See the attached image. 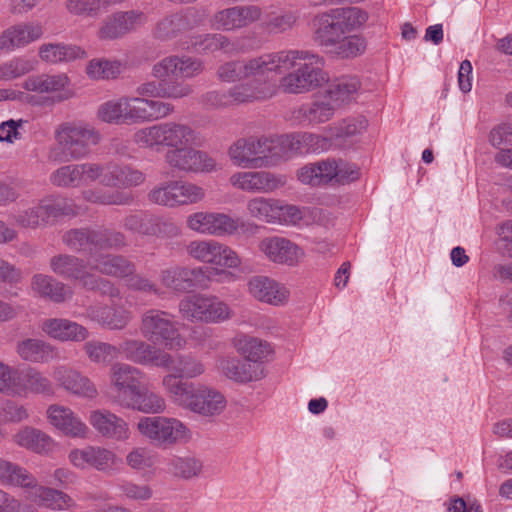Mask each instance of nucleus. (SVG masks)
I'll return each instance as SVG.
<instances>
[{"label": "nucleus", "mask_w": 512, "mask_h": 512, "mask_svg": "<svg viewBox=\"0 0 512 512\" xmlns=\"http://www.w3.org/2000/svg\"><path fill=\"white\" fill-rule=\"evenodd\" d=\"M197 133L188 124L166 121L138 128L132 141L141 149L161 152L166 149L164 161L173 171L191 174L215 173L221 165L208 152L193 148Z\"/></svg>", "instance_id": "f257e3e1"}, {"label": "nucleus", "mask_w": 512, "mask_h": 512, "mask_svg": "<svg viewBox=\"0 0 512 512\" xmlns=\"http://www.w3.org/2000/svg\"><path fill=\"white\" fill-rule=\"evenodd\" d=\"M322 56L306 49H283L269 52L268 75H279L277 91L300 95L328 85Z\"/></svg>", "instance_id": "f03ea898"}, {"label": "nucleus", "mask_w": 512, "mask_h": 512, "mask_svg": "<svg viewBox=\"0 0 512 512\" xmlns=\"http://www.w3.org/2000/svg\"><path fill=\"white\" fill-rule=\"evenodd\" d=\"M360 89V82L355 77L334 79L322 90L315 99L298 110L299 117L311 125L322 124L335 114V111L354 100Z\"/></svg>", "instance_id": "7ed1b4c3"}, {"label": "nucleus", "mask_w": 512, "mask_h": 512, "mask_svg": "<svg viewBox=\"0 0 512 512\" xmlns=\"http://www.w3.org/2000/svg\"><path fill=\"white\" fill-rule=\"evenodd\" d=\"M170 400L177 406L201 417L214 419L227 408L225 395L205 384L168 379Z\"/></svg>", "instance_id": "20e7f679"}, {"label": "nucleus", "mask_w": 512, "mask_h": 512, "mask_svg": "<svg viewBox=\"0 0 512 512\" xmlns=\"http://www.w3.org/2000/svg\"><path fill=\"white\" fill-rule=\"evenodd\" d=\"M56 146L51 147L48 159L54 163L86 158L91 147L100 141L99 132L82 121H68L58 125L54 131Z\"/></svg>", "instance_id": "39448f33"}, {"label": "nucleus", "mask_w": 512, "mask_h": 512, "mask_svg": "<svg viewBox=\"0 0 512 512\" xmlns=\"http://www.w3.org/2000/svg\"><path fill=\"white\" fill-rule=\"evenodd\" d=\"M231 163L244 169L276 166L283 160L280 136H247L235 140L227 150Z\"/></svg>", "instance_id": "423d86ee"}, {"label": "nucleus", "mask_w": 512, "mask_h": 512, "mask_svg": "<svg viewBox=\"0 0 512 512\" xmlns=\"http://www.w3.org/2000/svg\"><path fill=\"white\" fill-rule=\"evenodd\" d=\"M368 18V13L359 7L330 9L315 16L314 39L320 46H329L342 36L360 30Z\"/></svg>", "instance_id": "0eeeda50"}, {"label": "nucleus", "mask_w": 512, "mask_h": 512, "mask_svg": "<svg viewBox=\"0 0 512 512\" xmlns=\"http://www.w3.org/2000/svg\"><path fill=\"white\" fill-rule=\"evenodd\" d=\"M201 60L172 55L165 57L152 66L151 74L155 79L163 80V99H182L193 93L192 86L181 81H167L168 77L190 79L202 73Z\"/></svg>", "instance_id": "6e6552de"}, {"label": "nucleus", "mask_w": 512, "mask_h": 512, "mask_svg": "<svg viewBox=\"0 0 512 512\" xmlns=\"http://www.w3.org/2000/svg\"><path fill=\"white\" fill-rule=\"evenodd\" d=\"M139 435L151 445L167 449L187 443L192 431L186 423L166 415L141 416L136 423Z\"/></svg>", "instance_id": "1a4fd4ad"}, {"label": "nucleus", "mask_w": 512, "mask_h": 512, "mask_svg": "<svg viewBox=\"0 0 512 512\" xmlns=\"http://www.w3.org/2000/svg\"><path fill=\"white\" fill-rule=\"evenodd\" d=\"M77 212L78 208L72 200L47 196L31 205L19 207L10 217L20 228L37 229L61 216L75 215Z\"/></svg>", "instance_id": "9d476101"}, {"label": "nucleus", "mask_w": 512, "mask_h": 512, "mask_svg": "<svg viewBox=\"0 0 512 512\" xmlns=\"http://www.w3.org/2000/svg\"><path fill=\"white\" fill-rule=\"evenodd\" d=\"M297 179L312 187L328 184H348L360 176L359 168L344 159L327 158L299 168Z\"/></svg>", "instance_id": "9b49d317"}, {"label": "nucleus", "mask_w": 512, "mask_h": 512, "mask_svg": "<svg viewBox=\"0 0 512 512\" xmlns=\"http://www.w3.org/2000/svg\"><path fill=\"white\" fill-rule=\"evenodd\" d=\"M140 332L153 343H162L170 350H183L188 340L179 332L174 314L160 309H148L141 316Z\"/></svg>", "instance_id": "f8f14e48"}, {"label": "nucleus", "mask_w": 512, "mask_h": 512, "mask_svg": "<svg viewBox=\"0 0 512 512\" xmlns=\"http://www.w3.org/2000/svg\"><path fill=\"white\" fill-rule=\"evenodd\" d=\"M186 252L195 261L213 268H205L211 280L213 276L226 274L225 269H237L242 264L239 254L234 249L215 239L193 240L186 246Z\"/></svg>", "instance_id": "ddd939ff"}, {"label": "nucleus", "mask_w": 512, "mask_h": 512, "mask_svg": "<svg viewBox=\"0 0 512 512\" xmlns=\"http://www.w3.org/2000/svg\"><path fill=\"white\" fill-rule=\"evenodd\" d=\"M181 316L191 322L220 324L231 320L234 311L215 295L196 293L185 296L178 304Z\"/></svg>", "instance_id": "4468645a"}, {"label": "nucleus", "mask_w": 512, "mask_h": 512, "mask_svg": "<svg viewBox=\"0 0 512 512\" xmlns=\"http://www.w3.org/2000/svg\"><path fill=\"white\" fill-rule=\"evenodd\" d=\"M188 229L201 235L215 237L233 236L241 229L243 232L253 231L257 225L242 221L224 212L197 211L186 218Z\"/></svg>", "instance_id": "2eb2a0df"}, {"label": "nucleus", "mask_w": 512, "mask_h": 512, "mask_svg": "<svg viewBox=\"0 0 512 512\" xmlns=\"http://www.w3.org/2000/svg\"><path fill=\"white\" fill-rule=\"evenodd\" d=\"M52 271L64 278L77 280L89 290H99L110 297H118L119 290L108 280L97 277L87 270L88 263L71 255H58L50 260Z\"/></svg>", "instance_id": "dca6fc26"}, {"label": "nucleus", "mask_w": 512, "mask_h": 512, "mask_svg": "<svg viewBox=\"0 0 512 512\" xmlns=\"http://www.w3.org/2000/svg\"><path fill=\"white\" fill-rule=\"evenodd\" d=\"M146 380V373L141 369L117 362L109 369V385L113 402L124 406Z\"/></svg>", "instance_id": "f3484780"}, {"label": "nucleus", "mask_w": 512, "mask_h": 512, "mask_svg": "<svg viewBox=\"0 0 512 512\" xmlns=\"http://www.w3.org/2000/svg\"><path fill=\"white\" fill-rule=\"evenodd\" d=\"M126 124H144L169 117L175 107L159 99L136 96H124Z\"/></svg>", "instance_id": "a211bd4d"}, {"label": "nucleus", "mask_w": 512, "mask_h": 512, "mask_svg": "<svg viewBox=\"0 0 512 512\" xmlns=\"http://www.w3.org/2000/svg\"><path fill=\"white\" fill-rule=\"evenodd\" d=\"M63 241L73 250L86 251L94 256L99 250L122 246L124 236L119 232L76 229L66 232Z\"/></svg>", "instance_id": "6ab92c4d"}, {"label": "nucleus", "mask_w": 512, "mask_h": 512, "mask_svg": "<svg viewBox=\"0 0 512 512\" xmlns=\"http://www.w3.org/2000/svg\"><path fill=\"white\" fill-rule=\"evenodd\" d=\"M102 164L85 162L67 164L55 169L49 176L53 186L61 188H77L87 186L101 178Z\"/></svg>", "instance_id": "aec40b11"}, {"label": "nucleus", "mask_w": 512, "mask_h": 512, "mask_svg": "<svg viewBox=\"0 0 512 512\" xmlns=\"http://www.w3.org/2000/svg\"><path fill=\"white\" fill-rule=\"evenodd\" d=\"M269 52L244 60H232L221 64L216 72L224 83L268 76Z\"/></svg>", "instance_id": "412c9836"}, {"label": "nucleus", "mask_w": 512, "mask_h": 512, "mask_svg": "<svg viewBox=\"0 0 512 512\" xmlns=\"http://www.w3.org/2000/svg\"><path fill=\"white\" fill-rule=\"evenodd\" d=\"M159 277L162 286L177 293L192 288H207L211 282L204 267L172 266L161 270Z\"/></svg>", "instance_id": "4be33fe9"}, {"label": "nucleus", "mask_w": 512, "mask_h": 512, "mask_svg": "<svg viewBox=\"0 0 512 512\" xmlns=\"http://www.w3.org/2000/svg\"><path fill=\"white\" fill-rule=\"evenodd\" d=\"M44 26L39 21H21L9 25L0 33V51L10 54L42 39Z\"/></svg>", "instance_id": "5701e85b"}, {"label": "nucleus", "mask_w": 512, "mask_h": 512, "mask_svg": "<svg viewBox=\"0 0 512 512\" xmlns=\"http://www.w3.org/2000/svg\"><path fill=\"white\" fill-rule=\"evenodd\" d=\"M169 359L165 361L159 368H165L170 372L162 377L161 385L166 395L170 398L168 389V379L184 381V379H195L202 376L206 372V366L202 359L191 354H175L166 352Z\"/></svg>", "instance_id": "b1692460"}, {"label": "nucleus", "mask_w": 512, "mask_h": 512, "mask_svg": "<svg viewBox=\"0 0 512 512\" xmlns=\"http://www.w3.org/2000/svg\"><path fill=\"white\" fill-rule=\"evenodd\" d=\"M68 460L77 469L93 468L101 472L111 471L120 463V459L112 450L92 445L72 449L68 454Z\"/></svg>", "instance_id": "393cba45"}, {"label": "nucleus", "mask_w": 512, "mask_h": 512, "mask_svg": "<svg viewBox=\"0 0 512 512\" xmlns=\"http://www.w3.org/2000/svg\"><path fill=\"white\" fill-rule=\"evenodd\" d=\"M147 20L141 10L117 11L104 19L97 36L101 40L118 39L144 26Z\"/></svg>", "instance_id": "a878e982"}, {"label": "nucleus", "mask_w": 512, "mask_h": 512, "mask_svg": "<svg viewBox=\"0 0 512 512\" xmlns=\"http://www.w3.org/2000/svg\"><path fill=\"white\" fill-rule=\"evenodd\" d=\"M262 9L257 5H239L217 11L210 26L220 31H236L260 20Z\"/></svg>", "instance_id": "bb28decb"}, {"label": "nucleus", "mask_w": 512, "mask_h": 512, "mask_svg": "<svg viewBox=\"0 0 512 512\" xmlns=\"http://www.w3.org/2000/svg\"><path fill=\"white\" fill-rule=\"evenodd\" d=\"M230 185L247 193H272L285 185L283 176L268 171H237L229 177Z\"/></svg>", "instance_id": "cd10ccee"}, {"label": "nucleus", "mask_w": 512, "mask_h": 512, "mask_svg": "<svg viewBox=\"0 0 512 512\" xmlns=\"http://www.w3.org/2000/svg\"><path fill=\"white\" fill-rule=\"evenodd\" d=\"M52 375L57 386L73 396L93 400L99 394L96 384L88 376L72 367L54 366Z\"/></svg>", "instance_id": "c85d7f7f"}, {"label": "nucleus", "mask_w": 512, "mask_h": 512, "mask_svg": "<svg viewBox=\"0 0 512 512\" xmlns=\"http://www.w3.org/2000/svg\"><path fill=\"white\" fill-rule=\"evenodd\" d=\"M258 249L269 261L288 266H296L305 255L301 247L281 236L261 239Z\"/></svg>", "instance_id": "c756f323"}, {"label": "nucleus", "mask_w": 512, "mask_h": 512, "mask_svg": "<svg viewBox=\"0 0 512 512\" xmlns=\"http://www.w3.org/2000/svg\"><path fill=\"white\" fill-rule=\"evenodd\" d=\"M327 132L326 136L307 132L280 136L283 160L298 153H320L329 150L334 137H331V132Z\"/></svg>", "instance_id": "7c9ffc66"}, {"label": "nucleus", "mask_w": 512, "mask_h": 512, "mask_svg": "<svg viewBox=\"0 0 512 512\" xmlns=\"http://www.w3.org/2000/svg\"><path fill=\"white\" fill-rule=\"evenodd\" d=\"M46 418L53 428L70 438L85 439L89 434L86 423L67 406L49 405L46 409Z\"/></svg>", "instance_id": "2f4dec72"}, {"label": "nucleus", "mask_w": 512, "mask_h": 512, "mask_svg": "<svg viewBox=\"0 0 512 512\" xmlns=\"http://www.w3.org/2000/svg\"><path fill=\"white\" fill-rule=\"evenodd\" d=\"M249 294L265 304L285 306L290 299V290L282 283L262 275L251 277L247 282Z\"/></svg>", "instance_id": "473e14b6"}, {"label": "nucleus", "mask_w": 512, "mask_h": 512, "mask_svg": "<svg viewBox=\"0 0 512 512\" xmlns=\"http://www.w3.org/2000/svg\"><path fill=\"white\" fill-rule=\"evenodd\" d=\"M88 420L94 430L107 439L127 441L131 436L128 422L109 410H93Z\"/></svg>", "instance_id": "72a5a7b5"}, {"label": "nucleus", "mask_w": 512, "mask_h": 512, "mask_svg": "<svg viewBox=\"0 0 512 512\" xmlns=\"http://www.w3.org/2000/svg\"><path fill=\"white\" fill-rule=\"evenodd\" d=\"M205 17V11L195 7L164 17L157 23L155 34L159 39L166 40L178 33L198 26Z\"/></svg>", "instance_id": "f704fd0d"}, {"label": "nucleus", "mask_w": 512, "mask_h": 512, "mask_svg": "<svg viewBox=\"0 0 512 512\" xmlns=\"http://www.w3.org/2000/svg\"><path fill=\"white\" fill-rule=\"evenodd\" d=\"M69 85L70 80L65 73L32 75L22 83V87L26 91L52 96L57 95V101L66 100L72 96V93L68 90Z\"/></svg>", "instance_id": "c9c22d12"}, {"label": "nucleus", "mask_w": 512, "mask_h": 512, "mask_svg": "<svg viewBox=\"0 0 512 512\" xmlns=\"http://www.w3.org/2000/svg\"><path fill=\"white\" fill-rule=\"evenodd\" d=\"M29 499L38 505L51 511H76V501L66 492L53 487L40 485L36 479L35 486H29Z\"/></svg>", "instance_id": "e433bc0d"}, {"label": "nucleus", "mask_w": 512, "mask_h": 512, "mask_svg": "<svg viewBox=\"0 0 512 512\" xmlns=\"http://www.w3.org/2000/svg\"><path fill=\"white\" fill-rule=\"evenodd\" d=\"M117 348L119 355L122 354L126 360L140 365L160 367L169 359L166 356V351L143 340L126 339Z\"/></svg>", "instance_id": "4c0bfd02"}, {"label": "nucleus", "mask_w": 512, "mask_h": 512, "mask_svg": "<svg viewBox=\"0 0 512 512\" xmlns=\"http://www.w3.org/2000/svg\"><path fill=\"white\" fill-rule=\"evenodd\" d=\"M251 81L229 88L233 106L266 100L277 93L276 83L263 78H250Z\"/></svg>", "instance_id": "58836bf2"}, {"label": "nucleus", "mask_w": 512, "mask_h": 512, "mask_svg": "<svg viewBox=\"0 0 512 512\" xmlns=\"http://www.w3.org/2000/svg\"><path fill=\"white\" fill-rule=\"evenodd\" d=\"M41 331L49 338L59 342H84L89 336V330L67 318H46L40 323Z\"/></svg>", "instance_id": "ea45409f"}, {"label": "nucleus", "mask_w": 512, "mask_h": 512, "mask_svg": "<svg viewBox=\"0 0 512 512\" xmlns=\"http://www.w3.org/2000/svg\"><path fill=\"white\" fill-rule=\"evenodd\" d=\"M56 389L52 380L35 367H28L18 374L14 396L26 397L28 394L52 397Z\"/></svg>", "instance_id": "a19ab883"}, {"label": "nucleus", "mask_w": 512, "mask_h": 512, "mask_svg": "<svg viewBox=\"0 0 512 512\" xmlns=\"http://www.w3.org/2000/svg\"><path fill=\"white\" fill-rule=\"evenodd\" d=\"M146 180L143 171L130 165L102 164V173L99 181L104 186L132 188L142 185Z\"/></svg>", "instance_id": "79ce46f5"}, {"label": "nucleus", "mask_w": 512, "mask_h": 512, "mask_svg": "<svg viewBox=\"0 0 512 512\" xmlns=\"http://www.w3.org/2000/svg\"><path fill=\"white\" fill-rule=\"evenodd\" d=\"M219 371L228 379L247 383L260 380L264 376L263 367L251 362H242L235 357H221L217 361Z\"/></svg>", "instance_id": "37998d69"}, {"label": "nucleus", "mask_w": 512, "mask_h": 512, "mask_svg": "<svg viewBox=\"0 0 512 512\" xmlns=\"http://www.w3.org/2000/svg\"><path fill=\"white\" fill-rule=\"evenodd\" d=\"M86 315L91 321L110 330H122L132 319L131 311L121 306L93 305L87 309Z\"/></svg>", "instance_id": "c03bdc74"}, {"label": "nucleus", "mask_w": 512, "mask_h": 512, "mask_svg": "<svg viewBox=\"0 0 512 512\" xmlns=\"http://www.w3.org/2000/svg\"><path fill=\"white\" fill-rule=\"evenodd\" d=\"M16 353L23 361L46 364L57 358L58 349L45 340L26 338L17 343Z\"/></svg>", "instance_id": "a18cd8bd"}, {"label": "nucleus", "mask_w": 512, "mask_h": 512, "mask_svg": "<svg viewBox=\"0 0 512 512\" xmlns=\"http://www.w3.org/2000/svg\"><path fill=\"white\" fill-rule=\"evenodd\" d=\"M12 441L17 446L37 454H48L56 446L55 440L50 435L31 426H24L19 429L13 435Z\"/></svg>", "instance_id": "49530a36"}, {"label": "nucleus", "mask_w": 512, "mask_h": 512, "mask_svg": "<svg viewBox=\"0 0 512 512\" xmlns=\"http://www.w3.org/2000/svg\"><path fill=\"white\" fill-rule=\"evenodd\" d=\"M88 266L90 270L119 278H126L135 272V265L119 255L100 254L90 256Z\"/></svg>", "instance_id": "de8ad7c7"}, {"label": "nucleus", "mask_w": 512, "mask_h": 512, "mask_svg": "<svg viewBox=\"0 0 512 512\" xmlns=\"http://www.w3.org/2000/svg\"><path fill=\"white\" fill-rule=\"evenodd\" d=\"M122 408L135 410L143 414H152L151 416H153L162 414L166 410L167 404L162 395L149 390L143 383L134 395L124 403Z\"/></svg>", "instance_id": "09e8293b"}, {"label": "nucleus", "mask_w": 512, "mask_h": 512, "mask_svg": "<svg viewBox=\"0 0 512 512\" xmlns=\"http://www.w3.org/2000/svg\"><path fill=\"white\" fill-rule=\"evenodd\" d=\"M236 351L252 364L263 363L273 353V348L265 340L245 334L237 335L233 339Z\"/></svg>", "instance_id": "8fccbe9b"}, {"label": "nucleus", "mask_w": 512, "mask_h": 512, "mask_svg": "<svg viewBox=\"0 0 512 512\" xmlns=\"http://www.w3.org/2000/svg\"><path fill=\"white\" fill-rule=\"evenodd\" d=\"M36 477L25 467L0 458V485L4 487H17L27 489L35 486Z\"/></svg>", "instance_id": "3c124183"}, {"label": "nucleus", "mask_w": 512, "mask_h": 512, "mask_svg": "<svg viewBox=\"0 0 512 512\" xmlns=\"http://www.w3.org/2000/svg\"><path fill=\"white\" fill-rule=\"evenodd\" d=\"M87 56L84 49L77 45L63 43H45L39 47V57L50 64L70 62Z\"/></svg>", "instance_id": "603ef678"}, {"label": "nucleus", "mask_w": 512, "mask_h": 512, "mask_svg": "<svg viewBox=\"0 0 512 512\" xmlns=\"http://www.w3.org/2000/svg\"><path fill=\"white\" fill-rule=\"evenodd\" d=\"M32 289L41 296L60 303L71 296L70 290L61 282L51 276L37 274L32 279Z\"/></svg>", "instance_id": "864d4df0"}, {"label": "nucleus", "mask_w": 512, "mask_h": 512, "mask_svg": "<svg viewBox=\"0 0 512 512\" xmlns=\"http://www.w3.org/2000/svg\"><path fill=\"white\" fill-rule=\"evenodd\" d=\"M123 71V65L118 60L107 58L91 59L86 65V75L91 80H111L117 78Z\"/></svg>", "instance_id": "5fc2aeb1"}, {"label": "nucleus", "mask_w": 512, "mask_h": 512, "mask_svg": "<svg viewBox=\"0 0 512 512\" xmlns=\"http://www.w3.org/2000/svg\"><path fill=\"white\" fill-rule=\"evenodd\" d=\"M81 196L89 203L100 205H126L132 201V197L127 193L103 188L85 189L82 191Z\"/></svg>", "instance_id": "6e6d98bb"}, {"label": "nucleus", "mask_w": 512, "mask_h": 512, "mask_svg": "<svg viewBox=\"0 0 512 512\" xmlns=\"http://www.w3.org/2000/svg\"><path fill=\"white\" fill-rule=\"evenodd\" d=\"M340 58H353L363 54L366 50V41L359 35H344L333 44L324 46Z\"/></svg>", "instance_id": "4d7b16f0"}, {"label": "nucleus", "mask_w": 512, "mask_h": 512, "mask_svg": "<svg viewBox=\"0 0 512 512\" xmlns=\"http://www.w3.org/2000/svg\"><path fill=\"white\" fill-rule=\"evenodd\" d=\"M203 470L201 460L193 456H173L168 462V471L176 477L191 479L200 476Z\"/></svg>", "instance_id": "13d9d810"}, {"label": "nucleus", "mask_w": 512, "mask_h": 512, "mask_svg": "<svg viewBox=\"0 0 512 512\" xmlns=\"http://www.w3.org/2000/svg\"><path fill=\"white\" fill-rule=\"evenodd\" d=\"M297 16L292 11L270 12L266 14L261 27L268 34H281L294 27Z\"/></svg>", "instance_id": "bf43d9fd"}, {"label": "nucleus", "mask_w": 512, "mask_h": 512, "mask_svg": "<svg viewBox=\"0 0 512 512\" xmlns=\"http://www.w3.org/2000/svg\"><path fill=\"white\" fill-rule=\"evenodd\" d=\"M277 199L256 196L246 203V210L250 217L268 224L273 223Z\"/></svg>", "instance_id": "052dcab7"}, {"label": "nucleus", "mask_w": 512, "mask_h": 512, "mask_svg": "<svg viewBox=\"0 0 512 512\" xmlns=\"http://www.w3.org/2000/svg\"><path fill=\"white\" fill-rule=\"evenodd\" d=\"M83 351L87 358L95 364H106L119 356V350L116 346L98 340L85 342Z\"/></svg>", "instance_id": "680f3d73"}, {"label": "nucleus", "mask_w": 512, "mask_h": 512, "mask_svg": "<svg viewBox=\"0 0 512 512\" xmlns=\"http://www.w3.org/2000/svg\"><path fill=\"white\" fill-rule=\"evenodd\" d=\"M176 181L177 207L200 203L206 198V190L193 182L186 180Z\"/></svg>", "instance_id": "e2e57ef3"}, {"label": "nucleus", "mask_w": 512, "mask_h": 512, "mask_svg": "<svg viewBox=\"0 0 512 512\" xmlns=\"http://www.w3.org/2000/svg\"><path fill=\"white\" fill-rule=\"evenodd\" d=\"M34 63L30 59L18 56L0 64V80L11 81L20 78L34 70Z\"/></svg>", "instance_id": "0e129e2a"}, {"label": "nucleus", "mask_w": 512, "mask_h": 512, "mask_svg": "<svg viewBox=\"0 0 512 512\" xmlns=\"http://www.w3.org/2000/svg\"><path fill=\"white\" fill-rule=\"evenodd\" d=\"M307 214V208H300L292 204H285L277 199L276 210L272 224L295 226L300 224Z\"/></svg>", "instance_id": "69168bd1"}, {"label": "nucleus", "mask_w": 512, "mask_h": 512, "mask_svg": "<svg viewBox=\"0 0 512 512\" xmlns=\"http://www.w3.org/2000/svg\"><path fill=\"white\" fill-rule=\"evenodd\" d=\"M123 102L124 96L100 104L97 109L98 119L109 124H126Z\"/></svg>", "instance_id": "338daca9"}, {"label": "nucleus", "mask_w": 512, "mask_h": 512, "mask_svg": "<svg viewBox=\"0 0 512 512\" xmlns=\"http://www.w3.org/2000/svg\"><path fill=\"white\" fill-rule=\"evenodd\" d=\"M176 181H166L153 187L148 193V199L157 205L177 208Z\"/></svg>", "instance_id": "774afa93"}]
</instances>
